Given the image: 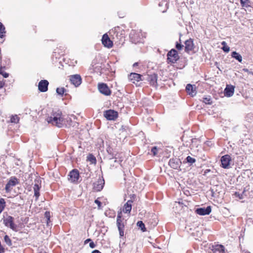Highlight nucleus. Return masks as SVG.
Masks as SVG:
<instances>
[{
	"mask_svg": "<svg viewBox=\"0 0 253 253\" xmlns=\"http://www.w3.org/2000/svg\"><path fill=\"white\" fill-rule=\"evenodd\" d=\"M48 123L55 125L59 127L63 126L64 119L62 117V112L60 111L53 112L51 116L46 119Z\"/></svg>",
	"mask_w": 253,
	"mask_h": 253,
	"instance_id": "nucleus-1",
	"label": "nucleus"
},
{
	"mask_svg": "<svg viewBox=\"0 0 253 253\" xmlns=\"http://www.w3.org/2000/svg\"><path fill=\"white\" fill-rule=\"evenodd\" d=\"M168 60L171 63H175L179 59V56L176 50L171 49L168 54Z\"/></svg>",
	"mask_w": 253,
	"mask_h": 253,
	"instance_id": "nucleus-2",
	"label": "nucleus"
},
{
	"mask_svg": "<svg viewBox=\"0 0 253 253\" xmlns=\"http://www.w3.org/2000/svg\"><path fill=\"white\" fill-rule=\"evenodd\" d=\"M104 116L108 120H115L118 117V112L109 110L104 112Z\"/></svg>",
	"mask_w": 253,
	"mask_h": 253,
	"instance_id": "nucleus-3",
	"label": "nucleus"
},
{
	"mask_svg": "<svg viewBox=\"0 0 253 253\" xmlns=\"http://www.w3.org/2000/svg\"><path fill=\"white\" fill-rule=\"evenodd\" d=\"M231 161V157L229 155H225L222 156L220 160L222 167L224 169H229Z\"/></svg>",
	"mask_w": 253,
	"mask_h": 253,
	"instance_id": "nucleus-4",
	"label": "nucleus"
},
{
	"mask_svg": "<svg viewBox=\"0 0 253 253\" xmlns=\"http://www.w3.org/2000/svg\"><path fill=\"white\" fill-rule=\"evenodd\" d=\"M71 83L75 86H78L82 83V78L80 75L76 74L69 77Z\"/></svg>",
	"mask_w": 253,
	"mask_h": 253,
	"instance_id": "nucleus-5",
	"label": "nucleus"
},
{
	"mask_svg": "<svg viewBox=\"0 0 253 253\" xmlns=\"http://www.w3.org/2000/svg\"><path fill=\"white\" fill-rule=\"evenodd\" d=\"M98 88L99 91L105 95H109L111 94V91L108 86L105 84H99L98 85Z\"/></svg>",
	"mask_w": 253,
	"mask_h": 253,
	"instance_id": "nucleus-6",
	"label": "nucleus"
},
{
	"mask_svg": "<svg viewBox=\"0 0 253 253\" xmlns=\"http://www.w3.org/2000/svg\"><path fill=\"white\" fill-rule=\"evenodd\" d=\"M69 176L68 179L71 182H76L79 179V173L77 170L73 169L70 172Z\"/></svg>",
	"mask_w": 253,
	"mask_h": 253,
	"instance_id": "nucleus-7",
	"label": "nucleus"
},
{
	"mask_svg": "<svg viewBox=\"0 0 253 253\" xmlns=\"http://www.w3.org/2000/svg\"><path fill=\"white\" fill-rule=\"evenodd\" d=\"M5 226L9 227L13 230H16V225L13 222V217L9 216L4 220Z\"/></svg>",
	"mask_w": 253,
	"mask_h": 253,
	"instance_id": "nucleus-8",
	"label": "nucleus"
},
{
	"mask_svg": "<svg viewBox=\"0 0 253 253\" xmlns=\"http://www.w3.org/2000/svg\"><path fill=\"white\" fill-rule=\"evenodd\" d=\"M211 211V207L208 206L207 208H198L196 210V212L201 215H205L209 214Z\"/></svg>",
	"mask_w": 253,
	"mask_h": 253,
	"instance_id": "nucleus-9",
	"label": "nucleus"
},
{
	"mask_svg": "<svg viewBox=\"0 0 253 253\" xmlns=\"http://www.w3.org/2000/svg\"><path fill=\"white\" fill-rule=\"evenodd\" d=\"M17 183V180L16 178H11L5 186V189L6 192L7 193L10 192L12 189V187L15 186Z\"/></svg>",
	"mask_w": 253,
	"mask_h": 253,
	"instance_id": "nucleus-10",
	"label": "nucleus"
},
{
	"mask_svg": "<svg viewBox=\"0 0 253 253\" xmlns=\"http://www.w3.org/2000/svg\"><path fill=\"white\" fill-rule=\"evenodd\" d=\"M102 43L104 46L111 48L113 46V42L111 41L107 34H104L102 38Z\"/></svg>",
	"mask_w": 253,
	"mask_h": 253,
	"instance_id": "nucleus-11",
	"label": "nucleus"
},
{
	"mask_svg": "<svg viewBox=\"0 0 253 253\" xmlns=\"http://www.w3.org/2000/svg\"><path fill=\"white\" fill-rule=\"evenodd\" d=\"M104 185V180L100 178L93 183V189L97 191H100L102 189Z\"/></svg>",
	"mask_w": 253,
	"mask_h": 253,
	"instance_id": "nucleus-12",
	"label": "nucleus"
},
{
	"mask_svg": "<svg viewBox=\"0 0 253 253\" xmlns=\"http://www.w3.org/2000/svg\"><path fill=\"white\" fill-rule=\"evenodd\" d=\"M48 82L46 80H42L39 83V89L42 92H45L47 90Z\"/></svg>",
	"mask_w": 253,
	"mask_h": 253,
	"instance_id": "nucleus-13",
	"label": "nucleus"
},
{
	"mask_svg": "<svg viewBox=\"0 0 253 253\" xmlns=\"http://www.w3.org/2000/svg\"><path fill=\"white\" fill-rule=\"evenodd\" d=\"M234 92V87L233 85H227L224 90L225 95L228 97L232 96Z\"/></svg>",
	"mask_w": 253,
	"mask_h": 253,
	"instance_id": "nucleus-14",
	"label": "nucleus"
},
{
	"mask_svg": "<svg viewBox=\"0 0 253 253\" xmlns=\"http://www.w3.org/2000/svg\"><path fill=\"white\" fill-rule=\"evenodd\" d=\"M186 90L188 94L190 95L191 96H194L196 94V90L195 87H194L191 84H188L186 87Z\"/></svg>",
	"mask_w": 253,
	"mask_h": 253,
	"instance_id": "nucleus-15",
	"label": "nucleus"
},
{
	"mask_svg": "<svg viewBox=\"0 0 253 253\" xmlns=\"http://www.w3.org/2000/svg\"><path fill=\"white\" fill-rule=\"evenodd\" d=\"M185 49L186 51L189 52L193 49L194 44L192 39H190L186 40L185 42Z\"/></svg>",
	"mask_w": 253,
	"mask_h": 253,
	"instance_id": "nucleus-16",
	"label": "nucleus"
},
{
	"mask_svg": "<svg viewBox=\"0 0 253 253\" xmlns=\"http://www.w3.org/2000/svg\"><path fill=\"white\" fill-rule=\"evenodd\" d=\"M141 75L137 73H132L129 75V80L132 81L133 83L135 82H138L141 80Z\"/></svg>",
	"mask_w": 253,
	"mask_h": 253,
	"instance_id": "nucleus-17",
	"label": "nucleus"
},
{
	"mask_svg": "<svg viewBox=\"0 0 253 253\" xmlns=\"http://www.w3.org/2000/svg\"><path fill=\"white\" fill-rule=\"evenodd\" d=\"M132 201L128 200L124 206L123 211L124 213H129L131 210Z\"/></svg>",
	"mask_w": 253,
	"mask_h": 253,
	"instance_id": "nucleus-18",
	"label": "nucleus"
},
{
	"mask_svg": "<svg viewBox=\"0 0 253 253\" xmlns=\"http://www.w3.org/2000/svg\"><path fill=\"white\" fill-rule=\"evenodd\" d=\"M117 225L118 228H124L125 225L122 219V211H120L118 213L117 218Z\"/></svg>",
	"mask_w": 253,
	"mask_h": 253,
	"instance_id": "nucleus-19",
	"label": "nucleus"
},
{
	"mask_svg": "<svg viewBox=\"0 0 253 253\" xmlns=\"http://www.w3.org/2000/svg\"><path fill=\"white\" fill-rule=\"evenodd\" d=\"M148 80L152 85L155 86L157 85V76L156 74L149 76Z\"/></svg>",
	"mask_w": 253,
	"mask_h": 253,
	"instance_id": "nucleus-20",
	"label": "nucleus"
},
{
	"mask_svg": "<svg viewBox=\"0 0 253 253\" xmlns=\"http://www.w3.org/2000/svg\"><path fill=\"white\" fill-rule=\"evenodd\" d=\"M215 253H225V248L221 245H217L214 247Z\"/></svg>",
	"mask_w": 253,
	"mask_h": 253,
	"instance_id": "nucleus-21",
	"label": "nucleus"
},
{
	"mask_svg": "<svg viewBox=\"0 0 253 253\" xmlns=\"http://www.w3.org/2000/svg\"><path fill=\"white\" fill-rule=\"evenodd\" d=\"M33 189L34 191V195L37 199L40 196L39 190L40 189V187L38 184V182L35 183Z\"/></svg>",
	"mask_w": 253,
	"mask_h": 253,
	"instance_id": "nucleus-22",
	"label": "nucleus"
},
{
	"mask_svg": "<svg viewBox=\"0 0 253 253\" xmlns=\"http://www.w3.org/2000/svg\"><path fill=\"white\" fill-rule=\"evenodd\" d=\"M232 57L233 58H235L239 62H241L242 61V56L238 53L236 51H233L232 53Z\"/></svg>",
	"mask_w": 253,
	"mask_h": 253,
	"instance_id": "nucleus-23",
	"label": "nucleus"
},
{
	"mask_svg": "<svg viewBox=\"0 0 253 253\" xmlns=\"http://www.w3.org/2000/svg\"><path fill=\"white\" fill-rule=\"evenodd\" d=\"M137 225L140 228H141V230L143 231V232H144L146 231V228L145 227V225L143 223V222L142 221H139L137 222Z\"/></svg>",
	"mask_w": 253,
	"mask_h": 253,
	"instance_id": "nucleus-24",
	"label": "nucleus"
},
{
	"mask_svg": "<svg viewBox=\"0 0 253 253\" xmlns=\"http://www.w3.org/2000/svg\"><path fill=\"white\" fill-rule=\"evenodd\" d=\"M221 44L223 45L222 47V49L224 51L226 52H228L230 50V48L228 46L226 45V43L225 42L223 41L221 42Z\"/></svg>",
	"mask_w": 253,
	"mask_h": 253,
	"instance_id": "nucleus-25",
	"label": "nucleus"
},
{
	"mask_svg": "<svg viewBox=\"0 0 253 253\" xmlns=\"http://www.w3.org/2000/svg\"><path fill=\"white\" fill-rule=\"evenodd\" d=\"M5 28L1 23L0 22V37L2 38L5 34Z\"/></svg>",
	"mask_w": 253,
	"mask_h": 253,
	"instance_id": "nucleus-26",
	"label": "nucleus"
},
{
	"mask_svg": "<svg viewBox=\"0 0 253 253\" xmlns=\"http://www.w3.org/2000/svg\"><path fill=\"white\" fill-rule=\"evenodd\" d=\"M65 91V89L64 87H58L56 88V92L59 95H63Z\"/></svg>",
	"mask_w": 253,
	"mask_h": 253,
	"instance_id": "nucleus-27",
	"label": "nucleus"
},
{
	"mask_svg": "<svg viewBox=\"0 0 253 253\" xmlns=\"http://www.w3.org/2000/svg\"><path fill=\"white\" fill-rule=\"evenodd\" d=\"M241 4L242 6H249L250 0H240Z\"/></svg>",
	"mask_w": 253,
	"mask_h": 253,
	"instance_id": "nucleus-28",
	"label": "nucleus"
},
{
	"mask_svg": "<svg viewBox=\"0 0 253 253\" xmlns=\"http://www.w3.org/2000/svg\"><path fill=\"white\" fill-rule=\"evenodd\" d=\"M10 121L11 123H17L19 122V118L17 117V115L12 116L11 117Z\"/></svg>",
	"mask_w": 253,
	"mask_h": 253,
	"instance_id": "nucleus-29",
	"label": "nucleus"
},
{
	"mask_svg": "<svg viewBox=\"0 0 253 253\" xmlns=\"http://www.w3.org/2000/svg\"><path fill=\"white\" fill-rule=\"evenodd\" d=\"M203 102L206 104H211L212 102L210 97H207L203 98Z\"/></svg>",
	"mask_w": 253,
	"mask_h": 253,
	"instance_id": "nucleus-30",
	"label": "nucleus"
},
{
	"mask_svg": "<svg viewBox=\"0 0 253 253\" xmlns=\"http://www.w3.org/2000/svg\"><path fill=\"white\" fill-rule=\"evenodd\" d=\"M4 241L8 245L11 246L12 245L11 241L9 237L7 235H5L4 237Z\"/></svg>",
	"mask_w": 253,
	"mask_h": 253,
	"instance_id": "nucleus-31",
	"label": "nucleus"
},
{
	"mask_svg": "<svg viewBox=\"0 0 253 253\" xmlns=\"http://www.w3.org/2000/svg\"><path fill=\"white\" fill-rule=\"evenodd\" d=\"M187 162L192 164L196 162V160L194 158L191 157L190 156H188L186 159Z\"/></svg>",
	"mask_w": 253,
	"mask_h": 253,
	"instance_id": "nucleus-32",
	"label": "nucleus"
},
{
	"mask_svg": "<svg viewBox=\"0 0 253 253\" xmlns=\"http://www.w3.org/2000/svg\"><path fill=\"white\" fill-rule=\"evenodd\" d=\"M2 67H0V74L4 78H7L8 77V74L2 70Z\"/></svg>",
	"mask_w": 253,
	"mask_h": 253,
	"instance_id": "nucleus-33",
	"label": "nucleus"
},
{
	"mask_svg": "<svg viewBox=\"0 0 253 253\" xmlns=\"http://www.w3.org/2000/svg\"><path fill=\"white\" fill-rule=\"evenodd\" d=\"M45 217L46 220L47 224H48V222L50 221V213L48 211H46L44 213Z\"/></svg>",
	"mask_w": 253,
	"mask_h": 253,
	"instance_id": "nucleus-34",
	"label": "nucleus"
},
{
	"mask_svg": "<svg viewBox=\"0 0 253 253\" xmlns=\"http://www.w3.org/2000/svg\"><path fill=\"white\" fill-rule=\"evenodd\" d=\"M88 160L91 162L92 164L95 163L96 162V159L95 158L90 155L88 157Z\"/></svg>",
	"mask_w": 253,
	"mask_h": 253,
	"instance_id": "nucleus-35",
	"label": "nucleus"
},
{
	"mask_svg": "<svg viewBox=\"0 0 253 253\" xmlns=\"http://www.w3.org/2000/svg\"><path fill=\"white\" fill-rule=\"evenodd\" d=\"M157 151H158V149L156 147H154L151 149V152L154 156L157 155Z\"/></svg>",
	"mask_w": 253,
	"mask_h": 253,
	"instance_id": "nucleus-36",
	"label": "nucleus"
},
{
	"mask_svg": "<svg viewBox=\"0 0 253 253\" xmlns=\"http://www.w3.org/2000/svg\"><path fill=\"white\" fill-rule=\"evenodd\" d=\"M124 228H118V230L119 231V234L121 237H123L124 235Z\"/></svg>",
	"mask_w": 253,
	"mask_h": 253,
	"instance_id": "nucleus-37",
	"label": "nucleus"
},
{
	"mask_svg": "<svg viewBox=\"0 0 253 253\" xmlns=\"http://www.w3.org/2000/svg\"><path fill=\"white\" fill-rule=\"evenodd\" d=\"M169 164L171 167L173 168L174 169H176L177 167V165H175L172 160L169 161Z\"/></svg>",
	"mask_w": 253,
	"mask_h": 253,
	"instance_id": "nucleus-38",
	"label": "nucleus"
},
{
	"mask_svg": "<svg viewBox=\"0 0 253 253\" xmlns=\"http://www.w3.org/2000/svg\"><path fill=\"white\" fill-rule=\"evenodd\" d=\"M183 45L180 43H177L176 44V47L178 50H181L182 48Z\"/></svg>",
	"mask_w": 253,
	"mask_h": 253,
	"instance_id": "nucleus-39",
	"label": "nucleus"
},
{
	"mask_svg": "<svg viewBox=\"0 0 253 253\" xmlns=\"http://www.w3.org/2000/svg\"><path fill=\"white\" fill-rule=\"evenodd\" d=\"M243 71L245 72H247L248 74H252L253 75V72L250 71L248 69L244 68L243 69Z\"/></svg>",
	"mask_w": 253,
	"mask_h": 253,
	"instance_id": "nucleus-40",
	"label": "nucleus"
},
{
	"mask_svg": "<svg viewBox=\"0 0 253 253\" xmlns=\"http://www.w3.org/2000/svg\"><path fill=\"white\" fill-rule=\"evenodd\" d=\"M95 203L97 205L98 208L99 209L101 205V203L98 200H95Z\"/></svg>",
	"mask_w": 253,
	"mask_h": 253,
	"instance_id": "nucleus-41",
	"label": "nucleus"
},
{
	"mask_svg": "<svg viewBox=\"0 0 253 253\" xmlns=\"http://www.w3.org/2000/svg\"><path fill=\"white\" fill-rule=\"evenodd\" d=\"M89 247L91 248H94L95 247V245L94 244V243L93 242H91L90 243H89Z\"/></svg>",
	"mask_w": 253,
	"mask_h": 253,
	"instance_id": "nucleus-42",
	"label": "nucleus"
},
{
	"mask_svg": "<svg viewBox=\"0 0 253 253\" xmlns=\"http://www.w3.org/2000/svg\"><path fill=\"white\" fill-rule=\"evenodd\" d=\"M91 253H101L98 250H94Z\"/></svg>",
	"mask_w": 253,
	"mask_h": 253,
	"instance_id": "nucleus-43",
	"label": "nucleus"
},
{
	"mask_svg": "<svg viewBox=\"0 0 253 253\" xmlns=\"http://www.w3.org/2000/svg\"><path fill=\"white\" fill-rule=\"evenodd\" d=\"M114 162V163H116V162H118V161L116 160H111V161H110V163L111 164H112V162Z\"/></svg>",
	"mask_w": 253,
	"mask_h": 253,
	"instance_id": "nucleus-44",
	"label": "nucleus"
},
{
	"mask_svg": "<svg viewBox=\"0 0 253 253\" xmlns=\"http://www.w3.org/2000/svg\"><path fill=\"white\" fill-rule=\"evenodd\" d=\"M235 195H236V196L239 197L240 199H242V196H240V195H239V194H237V193H235Z\"/></svg>",
	"mask_w": 253,
	"mask_h": 253,
	"instance_id": "nucleus-45",
	"label": "nucleus"
},
{
	"mask_svg": "<svg viewBox=\"0 0 253 253\" xmlns=\"http://www.w3.org/2000/svg\"><path fill=\"white\" fill-rule=\"evenodd\" d=\"M89 241H91V240L90 239H88L87 240H85V242H89Z\"/></svg>",
	"mask_w": 253,
	"mask_h": 253,
	"instance_id": "nucleus-46",
	"label": "nucleus"
},
{
	"mask_svg": "<svg viewBox=\"0 0 253 253\" xmlns=\"http://www.w3.org/2000/svg\"><path fill=\"white\" fill-rule=\"evenodd\" d=\"M137 63H135L134 64H133V66H137Z\"/></svg>",
	"mask_w": 253,
	"mask_h": 253,
	"instance_id": "nucleus-47",
	"label": "nucleus"
},
{
	"mask_svg": "<svg viewBox=\"0 0 253 253\" xmlns=\"http://www.w3.org/2000/svg\"><path fill=\"white\" fill-rule=\"evenodd\" d=\"M40 253H46L45 252H41Z\"/></svg>",
	"mask_w": 253,
	"mask_h": 253,
	"instance_id": "nucleus-48",
	"label": "nucleus"
}]
</instances>
